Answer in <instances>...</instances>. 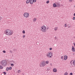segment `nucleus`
Returning <instances> with one entry per match:
<instances>
[{
    "label": "nucleus",
    "instance_id": "obj_1",
    "mask_svg": "<svg viewBox=\"0 0 75 75\" xmlns=\"http://www.w3.org/2000/svg\"><path fill=\"white\" fill-rule=\"evenodd\" d=\"M5 33L6 35H11L13 34L12 32L9 30H6L5 32Z\"/></svg>",
    "mask_w": 75,
    "mask_h": 75
},
{
    "label": "nucleus",
    "instance_id": "obj_2",
    "mask_svg": "<svg viewBox=\"0 0 75 75\" xmlns=\"http://www.w3.org/2000/svg\"><path fill=\"white\" fill-rule=\"evenodd\" d=\"M7 61L6 60H2L1 62V64L2 66L4 67H5V66H7Z\"/></svg>",
    "mask_w": 75,
    "mask_h": 75
},
{
    "label": "nucleus",
    "instance_id": "obj_3",
    "mask_svg": "<svg viewBox=\"0 0 75 75\" xmlns=\"http://www.w3.org/2000/svg\"><path fill=\"white\" fill-rule=\"evenodd\" d=\"M47 56L49 58H51L52 57V53L51 52H49L47 54Z\"/></svg>",
    "mask_w": 75,
    "mask_h": 75
},
{
    "label": "nucleus",
    "instance_id": "obj_4",
    "mask_svg": "<svg viewBox=\"0 0 75 75\" xmlns=\"http://www.w3.org/2000/svg\"><path fill=\"white\" fill-rule=\"evenodd\" d=\"M41 31H42V32H46V30L45 29H46V27L45 26L43 25L42 27H41Z\"/></svg>",
    "mask_w": 75,
    "mask_h": 75
},
{
    "label": "nucleus",
    "instance_id": "obj_5",
    "mask_svg": "<svg viewBox=\"0 0 75 75\" xmlns=\"http://www.w3.org/2000/svg\"><path fill=\"white\" fill-rule=\"evenodd\" d=\"M45 61H43L41 63H40V67H43L45 66Z\"/></svg>",
    "mask_w": 75,
    "mask_h": 75
},
{
    "label": "nucleus",
    "instance_id": "obj_6",
    "mask_svg": "<svg viewBox=\"0 0 75 75\" xmlns=\"http://www.w3.org/2000/svg\"><path fill=\"white\" fill-rule=\"evenodd\" d=\"M23 15L24 17H26V18H27V17H28L29 14L28 13H25L23 14Z\"/></svg>",
    "mask_w": 75,
    "mask_h": 75
},
{
    "label": "nucleus",
    "instance_id": "obj_7",
    "mask_svg": "<svg viewBox=\"0 0 75 75\" xmlns=\"http://www.w3.org/2000/svg\"><path fill=\"white\" fill-rule=\"evenodd\" d=\"M56 4L57 7H61V4H59V2H56Z\"/></svg>",
    "mask_w": 75,
    "mask_h": 75
},
{
    "label": "nucleus",
    "instance_id": "obj_8",
    "mask_svg": "<svg viewBox=\"0 0 75 75\" xmlns=\"http://www.w3.org/2000/svg\"><path fill=\"white\" fill-rule=\"evenodd\" d=\"M68 58V56L67 55L64 56V60H67Z\"/></svg>",
    "mask_w": 75,
    "mask_h": 75
},
{
    "label": "nucleus",
    "instance_id": "obj_9",
    "mask_svg": "<svg viewBox=\"0 0 75 75\" xmlns=\"http://www.w3.org/2000/svg\"><path fill=\"white\" fill-rule=\"evenodd\" d=\"M53 72H57V69H56L55 68H54L53 69Z\"/></svg>",
    "mask_w": 75,
    "mask_h": 75
},
{
    "label": "nucleus",
    "instance_id": "obj_10",
    "mask_svg": "<svg viewBox=\"0 0 75 75\" xmlns=\"http://www.w3.org/2000/svg\"><path fill=\"white\" fill-rule=\"evenodd\" d=\"M33 3L34 2H33V0H30V3L31 4H33Z\"/></svg>",
    "mask_w": 75,
    "mask_h": 75
},
{
    "label": "nucleus",
    "instance_id": "obj_11",
    "mask_svg": "<svg viewBox=\"0 0 75 75\" xmlns=\"http://www.w3.org/2000/svg\"><path fill=\"white\" fill-rule=\"evenodd\" d=\"M72 50L73 51V52H75V48L74 47H72Z\"/></svg>",
    "mask_w": 75,
    "mask_h": 75
},
{
    "label": "nucleus",
    "instance_id": "obj_12",
    "mask_svg": "<svg viewBox=\"0 0 75 75\" xmlns=\"http://www.w3.org/2000/svg\"><path fill=\"white\" fill-rule=\"evenodd\" d=\"M53 6L54 7H57V4L55 3H54L53 4Z\"/></svg>",
    "mask_w": 75,
    "mask_h": 75
},
{
    "label": "nucleus",
    "instance_id": "obj_13",
    "mask_svg": "<svg viewBox=\"0 0 75 75\" xmlns=\"http://www.w3.org/2000/svg\"><path fill=\"white\" fill-rule=\"evenodd\" d=\"M29 3H30V0H27L26 2V3L27 4H28Z\"/></svg>",
    "mask_w": 75,
    "mask_h": 75
},
{
    "label": "nucleus",
    "instance_id": "obj_14",
    "mask_svg": "<svg viewBox=\"0 0 75 75\" xmlns=\"http://www.w3.org/2000/svg\"><path fill=\"white\" fill-rule=\"evenodd\" d=\"M72 64H73V65H75L74 67H75V60H74Z\"/></svg>",
    "mask_w": 75,
    "mask_h": 75
},
{
    "label": "nucleus",
    "instance_id": "obj_15",
    "mask_svg": "<svg viewBox=\"0 0 75 75\" xmlns=\"http://www.w3.org/2000/svg\"><path fill=\"white\" fill-rule=\"evenodd\" d=\"M3 66L1 65H0V69H3Z\"/></svg>",
    "mask_w": 75,
    "mask_h": 75
},
{
    "label": "nucleus",
    "instance_id": "obj_16",
    "mask_svg": "<svg viewBox=\"0 0 75 75\" xmlns=\"http://www.w3.org/2000/svg\"><path fill=\"white\" fill-rule=\"evenodd\" d=\"M57 29H58V27H56L55 28H54V30L55 31H56V30H57Z\"/></svg>",
    "mask_w": 75,
    "mask_h": 75
},
{
    "label": "nucleus",
    "instance_id": "obj_17",
    "mask_svg": "<svg viewBox=\"0 0 75 75\" xmlns=\"http://www.w3.org/2000/svg\"><path fill=\"white\" fill-rule=\"evenodd\" d=\"M46 64H49V61H46Z\"/></svg>",
    "mask_w": 75,
    "mask_h": 75
},
{
    "label": "nucleus",
    "instance_id": "obj_18",
    "mask_svg": "<svg viewBox=\"0 0 75 75\" xmlns=\"http://www.w3.org/2000/svg\"><path fill=\"white\" fill-rule=\"evenodd\" d=\"M8 69H9V68L8 67H7L6 69V71H8Z\"/></svg>",
    "mask_w": 75,
    "mask_h": 75
},
{
    "label": "nucleus",
    "instance_id": "obj_19",
    "mask_svg": "<svg viewBox=\"0 0 75 75\" xmlns=\"http://www.w3.org/2000/svg\"><path fill=\"white\" fill-rule=\"evenodd\" d=\"M37 20V19L36 18H35L33 19V21H35Z\"/></svg>",
    "mask_w": 75,
    "mask_h": 75
},
{
    "label": "nucleus",
    "instance_id": "obj_20",
    "mask_svg": "<svg viewBox=\"0 0 75 75\" xmlns=\"http://www.w3.org/2000/svg\"><path fill=\"white\" fill-rule=\"evenodd\" d=\"M12 69V67H10L9 68V70H11Z\"/></svg>",
    "mask_w": 75,
    "mask_h": 75
},
{
    "label": "nucleus",
    "instance_id": "obj_21",
    "mask_svg": "<svg viewBox=\"0 0 75 75\" xmlns=\"http://www.w3.org/2000/svg\"><path fill=\"white\" fill-rule=\"evenodd\" d=\"M18 73H20V72H21V70H19L17 71Z\"/></svg>",
    "mask_w": 75,
    "mask_h": 75
},
{
    "label": "nucleus",
    "instance_id": "obj_22",
    "mask_svg": "<svg viewBox=\"0 0 75 75\" xmlns=\"http://www.w3.org/2000/svg\"><path fill=\"white\" fill-rule=\"evenodd\" d=\"M68 75V73H67V72H66L65 73H64V75Z\"/></svg>",
    "mask_w": 75,
    "mask_h": 75
},
{
    "label": "nucleus",
    "instance_id": "obj_23",
    "mask_svg": "<svg viewBox=\"0 0 75 75\" xmlns=\"http://www.w3.org/2000/svg\"><path fill=\"white\" fill-rule=\"evenodd\" d=\"M49 2H50V1H49L48 0V1H47L46 3H47V4H48V3H49Z\"/></svg>",
    "mask_w": 75,
    "mask_h": 75
},
{
    "label": "nucleus",
    "instance_id": "obj_24",
    "mask_svg": "<svg viewBox=\"0 0 75 75\" xmlns=\"http://www.w3.org/2000/svg\"><path fill=\"white\" fill-rule=\"evenodd\" d=\"M11 67H13L14 66V64H11Z\"/></svg>",
    "mask_w": 75,
    "mask_h": 75
},
{
    "label": "nucleus",
    "instance_id": "obj_25",
    "mask_svg": "<svg viewBox=\"0 0 75 75\" xmlns=\"http://www.w3.org/2000/svg\"><path fill=\"white\" fill-rule=\"evenodd\" d=\"M22 33H23V34H25V31L24 30H23Z\"/></svg>",
    "mask_w": 75,
    "mask_h": 75
},
{
    "label": "nucleus",
    "instance_id": "obj_26",
    "mask_svg": "<svg viewBox=\"0 0 75 75\" xmlns=\"http://www.w3.org/2000/svg\"><path fill=\"white\" fill-rule=\"evenodd\" d=\"M3 73L4 74V75H6V72H3Z\"/></svg>",
    "mask_w": 75,
    "mask_h": 75
},
{
    "label": "nucleus",
    "instance_id": "obj_27",
    "mask_svg": "<svg viewBox=\"0 0 75 75\" xmlns=\"http://www.w3.org/2000/svg\"><path fill=\"white\" fill-rule=\"evenodd\" d=\"M64 26L65 27H67V24H65L64 25Z\"/></svg>",
    "mask_w": 75,
    "mask_h": 75
},
{
    "label": "nucleus",
    "instance_id": "obj_28",
    "mask_svg": "<svg viewBox=\"0 0 75 75\" xmlns=\"http://www.w3.org/2000/svg\"><path fill=\"white\" fill-rule=\"evenodd\" d=\"M25 36L24 35H23V38H25Z\"/></svg>",
    "mask_w": 75,
    "mask_h": 75
},
{
    "label": "nucleus",
    "instance_id": "obj_29",
    "mask_svg": "<svg viewBox=\"0 0 75 75\" xmlns=\"http://www.w3.org/2000/svg\"><path fill=\"white\" fill-rule=\"evenodd\" d=\"M33 1L34 2V3H35L36 2V0H33Z\"/></svg>",
    "mask_w": 75,
    "mask_h": 75
},
{
    "label": "nucleus",
    "instance_id": "obj_30",
    "mask_svg": "<svg viewBox=\"0 0 75 75\" xmlns=\"http://www.w3.org/2000/svg\"><path fill=\"white\" fill-rule=\"evenodd\" d=\"M3 52H4V53H6V51L5 50H4L3 51Z\"/></svg>",
    "mask_w": 75,
    "mask_h": 75
},
{
    "label": "nucleus",
    "instance_id": "obj_31",
    "mask_svg": "<svg viewBox=\"0 0 75 75\" xmlns=\"http://www.w3.org/2000/svg\"><path fill=\"white\" fill-rule=\"evenodd\" d=\"M64 57L63 56H61V59H63V57Z\"/></svg>",
    "mask_w": 75,
    "mask_h": 75
},
{
    "label": "nucleus",
    "instance_id": "obj_32",
    "mask_svg": "<svg viewBox=\"0 0 75 75\" xmlns=\"http://www.w3.org/2000/svg\"><path fill=\"white\" fill-rule=\"evenodd\" d=\"M73 75V74L72 73H70V75Z\"/></svg>",
    "mask_w": 75,
    "mask_h": 75
},
{
    "label": "nucleus",
    "instance_id": "obj_33",
    "mask_svg": "<svg viewBox=\"0 0 75 75\" xmlns=\"http://www.w3.org/2000/svg\"><path fill=\"white\" fill-rule=\"evenodd\" d=\"M49 50H52V48H50Z\"/></svg>",
    "mask_w": 75,
    "mask_h": 75
},
{
    "label": "nucleus",
    "instance_id": "obj_34",
    "mask_svg": "<svg viewBox=\"0 0 75 75\" xmlns=\"http://www.w3.org/2000/svg\"><path fill=\"white\" fill-rule=\"evenodd\" d=\"M73 20H75V17H73Z\"/></svg>",
    "mask_w": 75,
    "mask_h": 75
},
{
    "label": "nucleus",
    "instance_id": "obj_35",
    "mask_svg": "<svg viewBox=\"0 0 75 75\" xmlns=\"http://www.w3.org/2000/svg\"><path fill=\"white\" fill-rule=\"evenodd\" d=\"M69 1H70V2H72V0H69Z\"/></svg>",
    "mask_w": 75,
    "mask_h": 75
},
{
    "label": "nucleus",
    "instance_id": "obj_36",
    "mask_svg": "<svg viewBox=\"0 0 75 75\" xmlns=\"http://www.w3.org/2000/svg\"><path fill=\"white\" fill-rule=\"evenodd\" d=\"M10 52H11V53H12V51L11 50H10Z\"/></svg>",
    "mask_w": 75,
    "mask_h": 75
},
{
    "label": "nucleus",
    "instance_id": "obj_37",
    "mask_svg": "<svg viewBox=\"0 0 75 75\" xmlns=\"http://www.w3.org/2000/svg\"><path fill=\"white\" fill-rule=\"evenodd\" d=\"M13 51H17V50H14Z\"/></svg>",
    "mask_w": 75,
    "mask_h": 75
},
{
    "label": "nucleus",
    "instance_id": "obj_38",
    "mask_svg": "<svg viewBox=\"0 0 75 75\" xmlns=\"http://www.w3.org/2000/svg\"><path fill=\"white\" fill-rule=\"evenodd\" d=\"M74 16H75V13H74Z\"/></svg>",
    "mask_w": 75,
    "mask_h": 75
},
{
    "label": "nucleus",
    "instance_id": "obj_39",
    "mask_svg": "<svg viewBox=\"0 0 75 75\" xmlns=\"http://www.w3.org/2000/svg\"><path fill=\"white\" fill-rule=\"evenodd\" d=\"M50 65H51L52 66V64L51 63L50 64Z\"/></svg>",
    "mask_w": 75,
    "mask_h": 75
},
{
    "label": "nucleus",
    "instance_id": "obj_40",
    "mask_svg": "<svg viewBox=\"0 0 75 75\" xmlns=\"http://www.w3.org/2000/svg\"><path fill=\"white\" fill-rule=\"evenodd\" d=\"M74 47H75V44H74Z\"/></svg>",
    "mask_w": 75,
    "mask_h": 75
},
{
    "label": "nucleus",
    "instance_id": "obj_41",
    "mask_svg": "<svg viewBox=\"0 0 75 75\" xmlns=\"http://www.w3.org/2000/svg\"><path fill=\"white\" fill-rule=\"evenodd\" d=\"M72 62V61H71V62H70L71 64V62Z\"/></svg>",
    "mask_w": 75,
    "mask_h": 75
},
{
    "label": "nucleus",
    "instance_id": "obj_42",
    "mask_svg": "<svg viewBox=\"0 0 75 75\" xmlns=\"http://www.w3.org/2000/svg\"><path fill=\"white\" fill-rule=\"evenodd\" d=\"M13 63H14V61H13Z\"/></svg>",
    "mask_w": 75,
    "mask_h": 75
},
{
    "label": "nucleus",
    "instance_id": "obj_43",
    "mask_svg": "<svg viewBox=\"0 0 75 75\" xmlns=\"http://www.w3.org/2000/svg\"><path fill=\"white\" fill-rule=\"evenodd\" d=\"M22 75H24V73H23V74H22Z\"/></svg>",
    "mask_w": 75,
    "mask_h": 75
},
{
    "label": "nucleus",
    "instance_id": "obj_44",
    "mask_svg": "<svg viewBox=\"0 0 75 75\" xmlns=\"http://www.w3.org/2000/svg\"><path fill=\"white\" fill-rule=\"evenodd\" d=\"M47 29H48V28H47Z\"/></svg>",
    "mask_w": 75,
    "mask_h": 75
},
{
    "label": "nucleus",
    "instance_id": "obj_45",
    "mask_svg": "<svg viewBox=\"0 0 75 75\" xmlns=\"http://www.w3.org/2000/svg\"><path fill=\"white\" fill-rule=\"evenodd\" d=\"M74 7H75V6H74Z\"/></svg>",
    "mask_w": 75,
    "mask_h": 75
},
{
    "label": "nucleus",
    "instance_id": "obj_46",
    "mask_svg": "<svg viewBox=\"0 0 75 75\" xmlns=\"http://www.w3.org/2000/svg\"><path fill=\"white\" fill-rule=\"evenodd\" d=\"M55 39H56V38H55Z\"/></svg>",
    "mask_w": 75,
    "mask_h": 75
}]
</instances>
